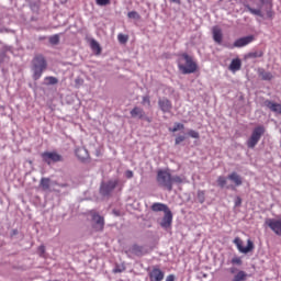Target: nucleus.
I'll use <instances>...</instances> for the list:
<instances>
[{"label": "nucleus", "instance_id": "1", "mask_svg": "<svg viewBox=\"0 0 281 281\" xmlns=\"http://www.w3.org/2000/svg\"><path fill=\"white\" fill-rule=\"evenodd\" d=\"M156 181L159 188L172 191L173 184L184 183L186 178L181 176H172L169 169H159L156 175Z\"/></svg>", "mask_w": 281, "mask_h": 281}, {"label": "nucleus", "instance_id": "2", "mask_svg": "<svg viewBox=\"0 0 281 281\" xmlns=\"http://www.w3.org/2000/svg\"><path fill=\"white\" fill-rule=\"evenodd\" d=\"M178 68L183 75L195 74L199 70V65L192 56L183 53L178 58Z\"/></svg>", "mask_w": 281, "mask_h": 281}, {"label": "nucleus", "instance_id": "3", "mask_svg": "<svg viewBox=\"0 0 281 281\" xmlns=\"http://www.w3.org/2000/svg\"><path fill=\"white\" fill-rule=\"evenodd\" d=\"M47 67L46 58L43 55H35L31 61L32 79L35 81L41 79Z\"/></svg>", "mask_w": 281, "mask_h": 281}, {"label": "nucleus", "instance_id": "4", "mask_svg": "<svg viewBox=\"0 0 281 281\" xmlns=\"http://www.w3.org/2000/svg\"><path fill=\"white\" fill-rule=\"evenodd\" d=\"M265 126L260 125L254 128L250 137L247 139L246 145L248 148H255L256 145H258V142L262 138V135H265Z\"/></svg>", "mask_w": 281, "mask_h": 281}, {"label": "nucleus", "instance_id": "5", "mask_svg": "<svg viewBox=\"0 0 281 281\" xmlns=\"http://www.w3.org/2000/svg\"><path fill=\"white\" fill-rule=\"evenodd\" d=\"M41 157L47 165H52V162L64 161V157L57 151H44L41 154Z\"/></svg>", "mask_w": 281, "mask_h": 281}, {"label": "nucleus", "instance_id": "6", "mask_svg": "<svg viewBox=\"0 0 281 281\" xmlns=\"http://www.w3.org/2000/svg\"><path fill=\"white\" fill-rule=\"evenodd\" d=\"M89 214L92 218V221L95 222V225L93 226V229L95 232H103L104 225H105V220L103 216H101L97 211L92 210L89 211Z\"/></svg>", "mask_w": 281, "mask_h": 281}, {"label": "nucleus", "instance_id": "7", "mask_svg": "<svg viewBox=\"0 0 281 281\" xmlns=\"http://www.w3.org/2000/svg\"><path fill=\"white\" fill-rule=\"evenodd\" d=\"M234 245H236L238 251H240V254H249V251H254V241H251V239L247 240V247L243 246V239H240V237H236L234 239Z\"/></svg>", "mask_w": 281, "mask_h": 281}, {"label": "nucleus", "instance_id": "8", "mask_svg": "<svg viewBox=\"0 0 281 281\" xmlns=\"http://www.w3.org/2000/svg\"><path fill=\"white\" fill-rule=\"evenodd\" d=\"M165 276H166L165 272L158 266H154L148 271L149 281H164Z\"/></svg>", "mask_w": 281, "mask_h": 281}, {"label": "nucleus", "instance_id": "9", "mask_svg": "<svg viewBox=\"0 0 281 281\" xmlns=\"http://www.w3.org/2000/svg\"><path fill=\"white\" fill-rule=\"evenodd\" d=\"M158 106L161 112L164 113H170L173 109L172 101L168 98H159L158 99Z\"/></svg>", "mask_w": 281, "mask_h": 281}, {"label": "nucleus", "instance_id": "10", "mask_svg": "<svg viewBox=\"0 0 281 281\" xmlns=\"http://www.w3.org/2000/svg\"><path fill=\"white\" fill-rule=\"evenodd\" d=\"M266 225H268L277 236H281V220L267 218Z\"/></svg>", "mask_w": 281, "mask_h": 281}, {"label": "nucleus", "instance_id": "11", "mask_svg": "<svg viewBox=\"0 0 281 281\" xmlns=\"http://www.w3.org/2000/svg\"><path fill=\"white\" fill-rule=\"evenodd\" d=\"M119 184V180H111L108 183H103L100 188V193L103 195H109Z\"/></svg>", "mask_w": 281, "mask_h": 281}, {"label": "nucleus", "instance_id": "12", "mask_svg": "<svg viewBox=\"0 0 281 281\" xmlns=\"http://www.w3.org/2000/svg\"><path fill=\"white\" fill-rule=\"evenodd\" d=\"M255 40H256V37H254V35L241 37L234 42L233 47H237V48L245 47V46L251 44Z\"/></svg>", "mask_w": 281, "mask_h": 281}, {"label": "nucleus", "instance_id": "13", "mask_svg": "<svg viewBox=\"0 0 281 281\" xmlns=\"http://www.w3.org/2000/svg\"><path fill=\"white\" fill-rule=\"evenodd\" d=\"M172 221H173V214L171 211H167L165 213V216L162 217V221L160 223V225L165 228L171 227L172 225Z\"/></svg>", "mask_w": 281, "mask_h": 281}, {"label": "nucleus", "instance_id": "14", "mask_svg": "<svg viewBox=\"0 0 281 281\" xmlns=\"http://www.w3.org/2000/svg\"><path fill=\"white\" fill-rule=\"evenodd\" d=\"M130 114H131V116L134 117V119L138 117L139 120H143V119L146 117V112H145V110L142 109V108H138V106L133 108V109L131 110Z\"/></svg>", "mask_w": 281, "mask_h": 281}, {"label": "nucleus", "instance_id": "15", "mask_svg": "<svg viewBox=\"0 0 281 281\" xmlns=\"http://www.w3.org/2000/svg\"><path fill=\"white\" fill-rule=\"evenodd\" d=\"M75 154L77 158L80 159L81 161H85L86 159L89 158V151L87 148L83 147L76 148Z\"/></svg>", "mask_w": 281, "mask_h": 281}, {"label": "nucleus", "instance_id": "16", "mask_svg": "<svg viewBox=\"0 0 281 281\" xmlns=\"http://www.w3.org/2000/svg\"><path fill=\"white\" fill-rule=\"evenodd\" d=\"M212 33H213L214 42L217 44H222L223 43V31L221 30V27L214 26Z\"/></svg>", "mask_w": 281, "mask_h": 281}, {"label": "nucleus", "instance_id": "17", "mask_svg": "<svg viewBox=\"0 0 281 281\" xmlns=\"http://www.w3.org/2000/svg\"><path fill=\"white\" fill-rule=\"evenodd\" d=\"M265 106H267L268 109H270L272 112L279 113L281 114V104L279 103H274L271 100H266L263 102Z\"/></svg>", "mask_w": 281, "mask_h": 281}, {"label": "nucleus", "instance_id": "18", "mask_svg": "<svg viewBox=\"0 0 281 281\" xmlns=\"http://www.w3.org/2000/svg\"><path fill=\"white\" fill-rule=\"evenodd\" d=\"M128 254H133V256L140 257L144 255V247L137 244H134L133 246L130 247Z\"/></svg>", "mask_w": 281, "mask_h": 281}, {"label": "nucleus", "instance_id": "19", "mask_svg": "<svg viewBox=\"0 0 281 281\" xmlns=\"http://www.w3.org/2000/svg\"><path fill=\"white\" fill-rule=\"evenodd\" d=\"M151 211L153 212H165V213H167L168 211H170V209L167 204L156 202L151 205Z\"/></svg>", "mask_w": 281, "mask_h": 281}, {"label": "nucleus", "instance_id": "20", "mask_svg": "<svg viewBox=\"0 0 281 281\" xmlns=\"http://www.w3.org/2000/svg\"><path fill=\"white\" fill-rule=\"evenodd\" d=\"M90 48L95 55H101L102 53V47L99 42L95 40H90Z\"/></svg>", "mask_w": 281, "mask_h": 281}, {"label": "nucleus", "instance_id": "21", "mask_svg": "<svg viewBox=\"0 0 281 281\" xmlns=\"http://www.w3.org/2000/svg\"><path fill=\"white\" fill-rule=\"evenodd\" d=\"M240 67H243V61H240L239 58L233 59L231 65H229V70L233 72H236L238 70H240Z\"/></svg>", "mask_w": 281, "mask_h": 281}, {"label": "nucleus", "instance_id": "22", "mask_svg": "<svg viewBox=\"0 0 281 281\" xmlns=\"http://www.w3.org/2000/svg\"><path fill=\"white\" fill-rule=\"evenodd\" d=\"M228 179L232 180L237 187L243 184V178H240V176L236 172H232L228 176Z\"/></svg>", "mask_w": 281, "mask_h": 281}, {"label": "nucleus", "instance_id": "23", "mask_svg": "<svg viewBox=\"0 0 281 281\" xmlns=\"http://www.w3.org/2000/svg\"><path fill=\"white\" fill-rule=\"evenodd\" d=\"M247 272L239 270L233 278V281H247Z\"/></svg>", "mask_w": 281, "mask_h": 281}, {"label": "nucleus", "instance_id": "24", "mask_svg": "<svg viewBox=\"0 0 281 281\" xmlns=\"http://www.w3.org/2000/svg\"><path fill=\"white\" fill-rule=\"evenodd\" d=\"M259 76L261 77L262 80H266V81H270L273 79V74L269 71H265V69H261L259 71Z\"/></svg>", "mask_w": 281, "mask_h": 281}, {"label": "nucleus", "instance_id": "25", "mask_svg": "<svg viewBox=\"0 0 281 281\" xmlns=\"http://www.w3.org/2000/svg\"><path fill=\"white\" fill-rule=\"evenodd\" d=\"M40 186L42 190L47 191L50 189V179L49 178H42L40 181Z\"/></svg>", "mask_w": 281, "mask_h": 281}, {"label": "nucleus", "instance_id": "26", "mask_svg": "<svg viewBox=\"0 0 281 281\" xmlns=\"http://www.w3.org/2000/svg\"><path fill=\"white\" fill-rule=\"evenodd\" d=\"M265 55L262 50L251 52L246 55V58H260Z\"/></svg>", "mask_w": 281, "mask_h": 281}, {"label": "nucleus", "instance_id": "27", "mask_svg": "<svg viewBox=\"0 0 281 281\" xmlns=\"http://www.w3.org/2000/svg\"><path fill=\"white\" fill-rule=\"evenodd\" d=\"M50 45H58L60 43L59 34L53 35L48 38Z\"/></svg>", "mask_w": 281, "mask_h": 281}, {"label": "nucleus", "instance_id": "28", "mask_svg": "<svg viewBox=\"0 0 281 281\" xmlns=\"http://www.w3.org/2000/svg\"><path fill=\"white\" fill-rule=\"evenodd\" d=\"M245 7L251 14L262 16V11L258 9H252L251 7H249V4H246Z\"/></svg>", "mask_w": 281, "mask_h": 281}, {"label": "nucleus", "instance_id": "29", "mask_svg": "<svg viewBox=\"0 0 281 281\" xmlns=\"http://www.w3.org/2000/svg\"><path fill=\"white\" fill-rule=\"evenodd\" d=\"M181 130H184V124L182 123H175V126L172 128H169V131L172 133H176Z\"/></svg>", "mask_w": 281, "mask_h": 281}, {"label": "nucleus", "instance_id": "30", "mask_svg": "<svg viewBox=\"0 0 281 281\" xmlns=\"http://www.w3.org/2000/svg\"><path fill=\"white\" fill-rule=\"evenodd\" d=\"M217 184L221 187V188H225L227 186V178L223 177V176H220L217 178Z\"/></svg>", "mask_w": 281, "mask_h": 281}, {"label": "nucleus", "instance_id": "31", "mask_svg": "<svg viewBox=\"0 0 281 281\" xmlns=\"http://www.w3.org/2000/svg\"><path fill=\"white\" fill-rule=\"evenodd\" d=\"M130 40V36L128 35H124V34H119L117 35V41L121 43V44H126Z\"/></svg>", "mask_w": 281, "mask_h": 281}, {"label": "nucleus", "instance_id": "32", "mask_svg": "<svg viewBox=\"0 0 281 281\" xmlns=\"http://www.w3.org/2000/svg\"><path fill=\"white\" fill-rule=\"evenodd\" d=\"M198 200H199L200 203L205 202V191H203V190L198 191Z\"/></svg>", "mask_w": 281, "mask_h": 281}, {"label": "nucleus", "instance_id": "33", "mask_svg": "<svg viewBox=\"0 0 281 281\" xmlns=\"http://www.w3.org/2000/svg\"><path fill=\"white\" fill-rule=\"evenodd\" d=\"M127 16H128L130 19H134V20H139V19H140L139 13H138V12H135V11L128 12V13H127Z\"/></svg>", "mask_w": 281, "mask_h": 281}, {"label": "nucleus", "instance_id": "34", "mask_svg": "<svg viewBox=\"0 0 281 281\" xmlns=\"http://www.w3.org/2000/svg\"><path fill=\"white\" fill-rule=\"evenodd\" d=\"M45 81H47V85H56L58 83V79L55 77H45Z\"/></svg>", "mask_w": 281, "mask_h": 281}, {"label": "nucleus", "instance_id": "35", "mask_svg": "<svg viewBox=\"0 0 281 281\" xmlns=\"http://www.w3.org/2000/svg\"><path fill=\"white\" fill-rule=\"evenodd\" d=\"M97 5L105 7L111 4V0H95Z\"/></svg>", "mask_w": 281, "mask_h": 281}, {"label": "nucleus", "instance_id": "36", "mask_svg": "<svg viewBox=\"0 0 281 281\" xmlns=\"http://www.w3.org/2000/svg\"><path fill=\"white\" fill-rule=\"evenodd\" d=\"M189 136H191L192 138H200V133L194 131V130H190L189 131Z\"/></svg>", "mask_w": 281, "mask_h": 281}, {"label": "nucleus", "instance_id": "37", "mask_svg": "<svg viewBox=\"0 0 281 281\" xmlns=\"http://www.w3.org/2000/svg\"><path fill=\"white\" fill-rule=\"evenodd\" d=\"M38 254L42 258H44L46 254V247L44 245L38 246Z\"/></svg>", "mask_w": 281, "mask_h": 281}, {"label": "nucleus", "instance_id": "38", "mask_svg": "<svg viewBox=\"0 0 281 281\" xmlns=\"http://www.w3.org/2000/svg\"><path fill=\"white\" fill-rule=\"evenodd\" d=\"M232 265H238V266H240V265H243V259H240V257H234V258L232 259Z\"/></svg>", "mask_w": 281, "mask_h": 281}, {"label": "nucleus", "instance_id": "39", "mask_svg": "<svg viewBox=\"0 0 281 281\" xmlns=\"http://www.w3.org/2000/svg\"><path fill=\"white\" fill-rule=\"evenodd\" d=\"M186 140V136H178V137H176V139H175V144L176 145H180L182 142H184Z\"/></svg>", "mask_w": 281, "mask_h": 281}, {"label": "nucleus", "instance_id": "40", "mask_svg": "<svg viewBox=\"0 0 281 281\" xmlns=\"http://www.w3.org/2000/svg\"><path fill=\"white\" fill-rule=\"evenodd\" d=\"M146 103H147L148 105L151 104V101H150V97H149V95L143 97L142 104H146Z\"/></svg>", "mask_w": 281, "mask_h": 281}, {"label": "nucleus", "instance_id": "41", "mask_svg": "<svg viewBox=\"0 0 281 281\" xmlns=\"http://www.w3.org/2000/svg\"><path fill=\"white\" fill-rule=\"evenodd\" d=\"M240 204H243V199H240V196H237L235 200V207H240Z\"/></svg>", "mask_w": 281, "mask_h": 281}, {"label": "nucleus", "instance_id": "42", "mask_svg": "<svg viewBox=\"0 0 281 281\" xmlns=\"http://www.w3.org/2000/svg\"><path fill=\"white\" fill-rule=\"evenodd\" d=\"M125 271V268H120V266H116L113 270L114 273H123Z\"/></svg>", "mask_w": 281, "mask_h": 281}, {"label": "nucleus", "instance_id": "43", "mask_svg": "<svg viewBox=\"0 0 281 281\" xmlns=\"http://www.w3.org/2000/svg\"><path fill=\"white\" fill-rule=\"evenodd\" d=\"M125 176H126V178L131 179V178L134 177V172H133L132 170H127V171L125 172Z\"/></svg>", "mask_w": 281, "mask_h": 281}, {"label": "nucleus", "instance_id": "44", "mask_svg": "<svg viewBox=\"0 0 281 281\" xmlns=\"http://www.w3.org/2000/svg\"><path fill=\"white\" fill-rule=\"evenodd\" d=\"M166 281H176V276H175V274H169V276L166 278Z\"/></svg>", "mask_w": 281, "mask_h": 281}, {"label": "nucleus", "instance_id": "45", "mask_svg": "<svg viewBox=\"0 0 281 281\" xmlns=\"http://www.w3.org/2000/svg\"><path fill=\"white\" fill-rule=\"evenodd\" d=\"M4 58H5V54L4 53L0 54V64L4 61Z\"/></svg>", "mask_w": 281, "mask_h": 281}, {"label": "nucleus", "instance_id": "46", "mask_svg": "<svg viewBox=\"0 0 281 281\" xmlns=\"http://www.w3.org/2000/svg\"><path fill=\"white\" fill-rule=\"evenodd\" d=\"M19 234V231L18 229H13L12 231V236H16Z\"/></svg>", "mask_w": 281, "mask_h": 281}, {"label": "nucleus", "instance_id": "47", "mask_svg": "<svg viewBox=\"0 0 281 281\" xmlns=\"http://www.w3.org/2000/svg\"><path fill=\"white\" fill-rule=\"evenodd\" d=\"M268 16H269V18H272V16H273V12H271V11L268 12Z\"/></svg>", "mask_w": 281, "mask_h": 281}, {"label": "nucleus", "instance_id": "48", "mask_svg": "<svg viewBox=\"0 0 281 281\" xmlns=\"http://www.w3.org/2000/svg\"><path fill=\"white\" fill-rule=\"evenodd\" d=\"M236 272V268H231V273H235Z\"/></svg>", "mask_w": 281, "mask_h": 281}, {"label": "nucleus", "instance_id": "49", "mask_svg": "<svg viewBox=\"0 0 281 281\" xmlns=\"http://www.w3.org/2000/svg\"><path fill=\"white\" fill-rule=\"evenodd\" d=\"M171 2L179 3L181 0H170Z\"/></svg>", "mask_w": 281, "mask_h": 281}, {"label": "nucleus", "instance_id": "50", "mask_svg": "<svg viewBox=\"0 0 281 281\" xmlns=\"http://www.w3.org/2000/svg\"><path fill=\"white\" fill-rule=\"evenodd\" d=\"M148 122H150V120L148 117H145Z\"/></svg>", "mask_w": 281, "mask_h": 281}]
</instances>
